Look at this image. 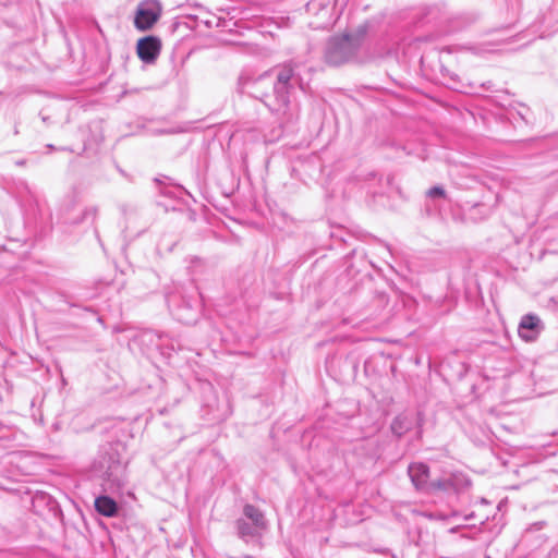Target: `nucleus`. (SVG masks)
Listing matches in <instances>:
<instances>
[{
    "label": "nucleus",
    "mask_w": 558,
    "mask_h": 558,
    "mask_svg": "<svg viewBox=\"0 0 558 558\" xmlns=\"http://www.w3.org/2000/svg\"><path fill=\"white\" fill-rule=\"evenodd\" d=\"M409 475L416 488H424L428 480V468L424 463H413L409 466Z\"/></svg>",
    "instance_id": "obj_4"
},
{
    "label": "nucleus",
    "mask_w": 558,
    "mask_h": 558,
    "mask_svg": "<svg viewBox=\"0 0 558 558\" xmlns=\"http://www.w3.org/2000/svg\"><path fill=\"white\" fill-rule=\"evenodd\" d=\"M539 323V318L535 315L523 316L519 325V335L521 336V338H523L526 341L533 339V336L530 335V331L535 330L538 327Z\"/></svg>",
    "instance_id": "obj_6"
},
{
    "label": "nucleus",
    "mask_w": 558,
    "mask_h": 558,
    "mask_svg": "<svg viewBox=\"0 0 558 558\" xmlns=\"http://www.w3.org/2000/svg\"><path fill=\"white\" fill-rule=\"evenodd\" d=\"M161 51V40L155 36H146L138 39L136 52L138 58L147 64L154 63Z\"/></svg>",
    "instance_id": "obj_3"
},
{
    "label": "nucleus",
    "mask_w": 558,
    "mask_h": 558,
    "mask_svg": "<svg viewBox=\"0 0 558 558\" xmlns=\"http://www.w3.org/2000/svg\"><path fill=\"white\" fill-rule=\"evenodd\" d=\"M95 507L99 513L106 517L112 515L117 510V504L111 498L106 496L98 497L95 500Z\"/></svg>",
    "instance_id": "obj_7"
},
{
    "label": "nucleus",
    "mask_w": 558,
    "mask_h": 558,
    "mask_svg": "<svg viewBox=\"0 0 558 558\" xmlns=\"http://www.w3.org/2000/svg\"><path fill=\"white\" fill-rule=\"evenodd\" d=\"M245 515L253 522L257 523L262 519L260 512L253 506H246L244 508Z\"/></svg>",
    "instance_id": "obj_8"
},
{
    "label": "nucleus",
    "mask_w": 558,
    "mask_h": 558,
    "mask_svg": "<svg viewBox=\"0 0 558 558\" xmlns=\"http://www.w3.org/2000/svg\"><path fill=\"white\" fill-rule=\"evenodd\" d=\"M292 75L293 70L290 66H283L277 74V84L275 85V90L280 95L283 105H286L288 101L286 92Z\"/></svg>",
    "instance_id": "obj_5"
},
{
    "label": "nucleus",
    "mask_w": 558,
    "mask_h": 558,
    "mask_svg": "<svg viewBox=\"0 0 558 558\" xmlns=\"http://www.w3.org/2000/svg\"><path fill=\"white\" fill-rule=\"evenodd\" d=\"M429 519V520H447L448 517H433L432 514L418 513L413 520Z\"/></svg>",
    "instance_id": "obj_9"
},
{
    "label": "nucleus",
    "mask_w": 558,
    "mask_h": 558,
    "mask_svg": "<svg viewBox=\"0 0 558 558\" xmlns=\"http://www.w3.org/2000/svg\"><path fill=\"white\" fill-rule=\"evenodd\" d=\"M365 34L364 29H359L350 35L332 38L327 47V61L333 65L350 61L363 46Z\"/></svg>",
    "instance_id": "obj_1"
},
{
    "label": "nucleus",
    "mask_w": 558,
    "mask_h": 558,
    "mask_svg": "<svg viewBox=\"0 0 558 558\" xmlns=\"http://www.w3.org/2000/svg\"><path fill=\"white\" fill-rule=\"evenodd\" d=\"M161 13L162 7L158 0H144L137 7L134 25L138 31H148L157 23Z\"/></svg>",
    "instance_id": "obj_2"
},
{
    "label": "nucleus",
    "mask_w": 558,
    "mask_h": 558,
    "mask_svg": "<svg viewBox=\"0 0 558 558\" xmlns=\"http://www.w3.org/2000/svg\"><path fill=\"white\" fill-rule=\"evenodd\" d=\"M428 195L434 197V196H442L444 195V190L441 187H433L428 191Z\"/></svg>",
    "instance_id": "obj_10"
}]
</instances>
